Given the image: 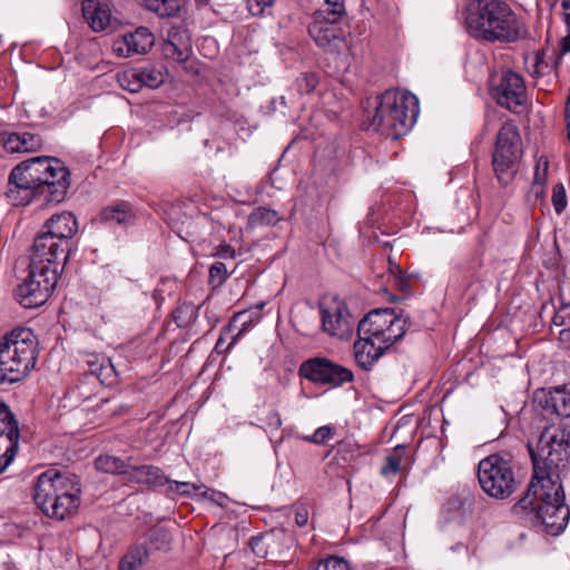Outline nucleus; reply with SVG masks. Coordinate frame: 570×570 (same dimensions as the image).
Masks as SVG:
<instances>
[{"mask_svg": "<svg viewBox=\"0 0 570 570\" xmlns=\"http://www.w3.org/2000/svg\"><path fill=\"white\" fill-rule=\"evenodd\" d=\"M532 475L511 514L532 527H543L551 535L567 527L570 509L560 474L570 464V429L544 426L535 443L528 442Z\"/></svg>", "mask_w": 570, "mask_h": 570, "instance_id": "nucleus-1", "label": "nucleus"}, {"mask_svg": "<svg viewBox=\"0 0 570 570\" xmlns=\"http://www.w3.org/2000/svg\"><path fill=\"white\" fill-rule=\"evenodd\" d=\"M125 482L158 488L169 482L164 471L155 465H129Z\"/></svg>", "mask_w": 570, "mask_h": 570, "instance_id": "nucleus-25", "label": "nucleus"}, {"mask_svg": "<svg viewBox=\"0 0 570 570\" xmlns=\"http://www.w3.org/2000/svg\"><path fill=\"white\" fill-rule=\"evenodd\" d=\"M406 453L404 445H396L393 452L386 456L385 465L381 469L382 475L396 474L401 470V462Z\"/></svg>", "mask_w": 570, "mask_h": 570, "instance_id": "nucleus-39", "label": "nucleus"}, {"mask_svg": "<svg viewBox=\"0 0 570 570\" xmlns=\"http://www.w3.org/2000/svg\"><path fill=\"white\" fill-rule=\"evenodd\" d=\"M129 465L127 461L109 454L99 455L95 460V466L98 471L121 475L124 481L126 480Z\"/></svg>", "mask_w": 570, "mask_h": 570, "instance_id": "nucleus-31", "label": "nucleus"}, {"mask_svg": "<svg viewBox=\"0 0 570 570\" xmlns=\"http://www.w3.org/2000/svg\"><path fill=\"white\" fill-rule=\"evenodd\" d=\"M564 22L567 26V36L561 40L559 58L570 52V12L566 14Z\"/></svg>", "mask_w": 570, "mask_h": 570, "instance_id": "nucleus-50", "label": "nucleus"}, {"mask_svg": "<svg viewBox=\"0 0 570 570\" xmlns=\"http://www.w3.org/2000/svg\"><path fill=\"white\" fill-rule=\"evenodd\" d=\"M466 32L488 43H515L529 38L523 19L504 0H470L465 8Z\"/></svg>", "mask_w": 570, "mask_h": 570, "instance_id": "nucleus-2", "label": "nucleus"}, {"mask_svg": "<svg viewBox=\"0 0 570 570\" xmlns=\"http://www.w3.org/2000/svg\"><path fill=\"white\" fill-rule=\"evenodd\" d=\"M548 426H560V428H566L567 430H570V421L569 422L551 423Z\"/></svg>", "mask_w": 570, "mask_h": 570, "instance_id": "nucleus-60", "label": "nucleus"}, {"mask_svg": "<svg viewBox=\"0 0 570 570\" xmlns=\"http://www.w3.org/2000/svg\"><path fill=\"white\" fill-rule=\"evenodd\" d=\"M320 82V77L316 72L306 71L302 72L295 80V88L299 95H308L315 90Z\"/></svg>", "mask_w": 570, "mask_h": 570, "instance_id": "nucleus-40", "label": "nucleus"}, {"mask_svg": "<svg viewBox=\"0 0 570 570\" xmlns=\"http://www.w3.org/2000/svg\"><path fill=\"white\" fill-rule=\"evenodd\" d=\"M81 11L85 21L95 32L107 31L117 22V19L111 14L109 6L101 3L99 0H82Z\"/></svg>", "mask_w": 570, "mask_h": 570, "instance_id": "nucleus-20", "label": "nucleus"}, {"mask_svg": "<svg viewBox=\"0 0 570 570\" xmlns=\"http://www.w3.org/2000/svg\"><path fill=\"white\" fill-rule=\"evenodd\" d=\"M522 157V140L518 127L512 121L499 129L492 150V167L498 181L507 186L518 171Z\"/></svg>", "mask_w": 570, "mask_h": 570, "instance_id": "nucleus-7", "label": "nucleus"}, {"mask_svg": "<svg viewBox=\"0 0 570 570\" xmlns=\"http://www.w3.org/2000/svg\"><path fill=\"white\" fill-rule=\"evenodd\" d=\"M323 331L341 340L348 338L353 333L354 320L344 304L333 307H321Z\"/></svg>", "mask_w": 570, "mask_h": 570, "instance_id": "nucleus-14", "label": "nucleus"}, {"mask_svg": "<svg viewBox=\"0 0 570 570\" xmlns=\"http://www.w3.org/2000/svg\"><path fill=\"white\" fill-rule=\"evenodd\" d=\"M547 174H548V163L546 161L542 170L540 169V165L537 166L532 183H543V185H546Z\"/></svg>", "mask_w": 570, "mask_h": 570, "instance_id": "nucleus-52", "label": "nucleus"}, {"mask_svg": "<svg viewBox=\"0 0 570 570\" xmlns=\"http://www.w3.org/2000/svg\"><path fill=\"white\" fill-rule=\"evenodd\" d=\"M71 247L67 246L62 240L40 232L33 239L30 263L35 264L36 268L37 265L42 266L55 269L60 275L69 259Z\"/></svg>", "mask_w": 570, "mask_h": 570, "instance_id": "nucleus-11", "label": "nucleus"}, {"mask_svg": "<svg viewBox=\"0 0 570 570\" xmlns=\"http://www.w3.org/2000/svg\"><path fill=\"white\" fill-rule=\"evenodd\" d=\"M490 95L498 106L513 114H521L528 96L523 77L511 70L502 69L491 75L489 80Z\"/></svg>", "mask_w": 570, "mask_h": 570, "instance_id": "nucleus-8", "label": "nucleus"}, {"mask_svg": "<svg viewBox=\"0 0 570 570\" xmlns=\"http://www.w3.org/2000/svg\"><path fill=\"white\" fill-rule=\"evenodd\" d=\"M541 407L546 411L557 414L558 416L570 417V389L567 386L554 389L553 391H542L535 394Z\"/></svg>", "mask_w": 570, "mask_h": 570, "instance_id": "nucleus-24", "label": "nucleus"}, {"mask_svg": "<svg viewBox=\"0 0 570 570\" xmlns=\"http://www.w3.org/2000/svg\"><path fill=\"white\" fill-rule=\"evenodd\" d=\"M544 193H546V185H543V183H532V185L530 187V191H529L530 196H533L535 199H538L541 196H543Z\"/></svg>", "mask_w": 570, "mask_h": 570, "instance_id": "nucleus-55", "label": "nucleus"}, {"mask_svg": "<svg viewBox=\"0 0 570 570\" xmlns=\"http://www.w3.org/2000/svg\"><path fill=\"white\" fill-rule=\"evenodd\" d=\"M59 275L55 269L29 265L28 277L14 291L17 301L24 308H36L43 305L56 288Z\"/></svg>", "mask_w": 570, "mask_h": 570, "instance_id": "nucleus-9", "label": "nucleus"}, {"mask_svg": "<svg viewBox=\"0 0 570 570\" xmlns=\"http://www.w3.org/2000/svg\"><path fill=\"white\" fill-rule=\"evenodd\" d=\"M478 481L483 492L495 500L509 499L522 484L518 462L508 451L482 459L478 464Z\"/></svg>", "mask_w": 570, "mask_h": 570, "instance_id": "nucleus-6", "label": "nucleus"}, {"mask_svg": "<svg viewBox=\"0 0 570 570\" xmlns=\"http://www.w3.org/2000/svg\"><path fill=\"white\" fill-rule=\"evenodd\" d=\"M265 534L258 533L253 535L248 541V547L252 552L258 558H265L268 553L267 546L265 544Z\"/></svg>", "mask_w": 570, "mask_h": 570, "instance_id": "nucleus-46", "label": "nucleus"}, {"mask_svg": "<svg viewBox=\"0 0 570 570\" xmlns=\"http://www.w3.org/2000/svg\"><path fill=\"white\" fill-rule=\"evenodd\" d=\"M19 438L20 430L16 417L4 422L0 428V473L13 461L18 452Z\"/></svg>", "mask_w": 570, "mask_h": 570, "instance_id": "nucleus-22", "label": "nucleus"}, {"mask_svg": "<svg viewBox=\"0 0 570 570\" xmlns=\"http://www.w3.org/2000/svg\"><path fill=\"white\" fill-rule=\"evenodd\" d=\"M39 355V341L29 327H16L0 337V384L29 375Z\"/></svg>", "mask_w": 570, "mask_h": 570, "instance_id": "nucleus-5", "label": "nucleus"}, {"mask_svg": "<svg viewBox=\"0 0 570 570\" xmlns=\"http://www.w3.org/2000/svg\"><path fill=\"white\" fill-rule=\"evenodd\" d=\"M395 268L399 272V274L394 276L395 286L400 291L406 292L409 289V282L403 275H401V269L399 268V266H395Z\"/></svg>", "mask_w": 570, "mask_h": 570, "instance_id": "nucleus-54", "label": "nucleus"}, {"mask_svg": "<svg viewBox=\"0 0 570 570\" xmlns=\"http://www.w3.org/2000/svg\"><path fill=\"white\" fill-rule=\"evenodd\" d=\"M456 503L461 504V500L459 498H452L449 500V505L454 507Z\"/></svg>", "mask_w": 570, "mask_h": 570, "instance_id": "nucleus-62", "label": "nucleus"}, {"mask_svg": "<svg viewBox=\"0 0 570 570\" xmlns=\"http://www.w3.org/2000/svg\"><path fill=\"white\" fill-rule=\"evenodd\" d=\"M395 311L393 308H377L367 313L357 325V335H373L379 342L389 326L393 325Z\"/></svg>", "mask_w": 570, "mask_h": 570, "instance_id": "nucleus-21", "label": "nucleus"}, {"mask_svg": "<svg viewBox=\"0 0 570 570\" xmlns=\"http://www.w3.org/2000/svg\"><path fill=\"white\" fill-rule=\"evenodd\" d=\"M308 521V514L305 509H299L295 513V522L298 527H304L307 524Z\"/></svg>", "mask_w": 570, "mask_h": 570, "instance_id": "nucleus-56", "label": "nucleus"}, {"mask_svg": "<svg viewBox=\"0 0 570 570\" xmlns=\"http://www.w3.org/2000/svg\"><path fill=\"white\" fill-rule=\"evenodd\" d=\"M570 325V303L561 304V306L556 311L552 317V326H564L568 327Z\"/></svg>", "mask_w": 570, "mask_h": 570, "instance_id": "nucleus-47", "label": "nucleus"}, {"mask_svg": "<svg viewBox=\"0 0 570 570\" xmlns=\"http://www.w3.org/2000/svg\"><path fill=\"white\" fill-rule=\"evenodd\" d=\"M298 376L331 389H337L354 381L352 370L321 356L303 361L298 367Z\"/></svg>", "mask_w": 570, "mask_h": 570, "instance_id": "nucleus-10", "label": "nucleus"}, {"mask_svg": "<svg viewBox=\"0 0 570 570\" xmlns=\"http://www.w3.org/2000/svg\"><path fill=\"white\" fill-rule=\"evenodd\" d=\"M98 220L108 226L128 227L135 224L136 213L134 206L127 200H116L104 207Z\"/></svg>", "mask_w": 570, "mask_h": 570, "instance_id": "nucleus-23", "label": "nucleus"}, {"mask_svg": "<svg viewBox=\"0 0 570 570\" xmlns=\"http://www.w3.org/2000/svg\"><path fill=\"white\" fill-rule=\"evenodd\" d=\"M30 171L32 178L36 180L39 187L43 186V183L48 181L50 171L55 170L52 167V157L38 156L28 160L22 161ZM42 190V188H40Z\"/></svg>", "mask_w": 570, "mask_h": 570, "instance_id": "nucleus-28", "label": "nucleus"}, {"mask_svg": "<svg viewBox=\"0 0 570 570\" xmlns=\"http://www.w3.org/2000/svg\"><path fill=\"white\" fill-rule=\"evenodd\" d=\"M155 43V37L146 27H139L116 39L112 45L114 52L119 57L147 53Z\"/></svg>", "mask_w": 570, "mask_h": 570, "instance_id": "nucleus-15", "label": "nucleus"}, {"mask_svg": "<svg viewBox=\"0 0 570 570\" xmlns=\"http://www.w3.org/2000/svg\"><path fill=\"white\" fill-rule=\"evenodd\" d=\"M161 52L166 59L185 62L189 59L193 48L188 30L184 27H171L167 39L161 45Z\"/></svg>", "mask_w": 570, "mask_h": 570, "instance_id": "nucleus-17", "label": "nucleus"}, {"mask_svg": "<svg viewBox=\"0 0 570 570\" xmlns=\"http://www.w3.org/2000/svg\"><path fill=\"white\" fill-rule=\"evenodd\" d=\"M542 65H543V62L537 56V63H535V72L537 73H543Z\"/></svg>", "mask_w": 570, "mask_h": 570, "instance_id": "nucleus-61", "label": "nucleus"}, {"mask_svg": "<svg viewBox=\"0 0 570 570\" xmlns=\"http://www.w3.org/2000/svg\"><path fill=\"white\" fill-rule=\"evenodd\" d=\"M279 220L277 213L267 207H257L248 216L247 225L250 228L272 226Z\"/></svg>", "mask_w": 570, "mask_h": 570, "instance_id": "nucleus-35", "label": "nucleus"}, {"mask_svg": "<svg viewBox=\"0 0 570 570\" xmlns=\"http://www.w3.org/2000/svg\"><path fill=\"white\" fill-rule=\"evenodd\" d=\"M1 141L4 149L11 154L32 153L42 146L41 137L29 131L3 132Z\"/></svg>", "mask_w": 570, "mask_h": 570, "instance_id": "nucleus-26", "label": "nucleus"}, {"mask_svg": "<svg viewBox=\"0 0 570 570\" xmlns=\"http://www.w3.org/2000/svg\"><path fill=\"white\" fill-rule=\"evenodd\" d=\"M185 6V0H145V8L160 18L177 16Z\"/></svg>", "mask_w": 570, "mask_h": 570, "instance_id": "nucleus-32", "label": "nucleus"}, {"mask_svg": "<svg viewBox=\"0 0 570 570\" xmlns=\"http://www.w3.org/2000/svg\"><path fill=\"white\" fill-rule=\"evenodd\" d=\"M354 342L353 353L356 364L364 371H370L380 357L389 350V345L375 343L373 335H357Z\"/></svg>", "mask_w": 570, "mask_h": 570, "instance_id": "nucleus-18", "label": "nucleus"}, {"mask_svg": "<svg viewBox=\"0 0 570 570\" xmlns=\"http://www.w3.org/2000/svg\"><path fill=\"white\" fill-rule=\"evenodd\" d=\"M14 414L11 412L10 407L0 400V423L1 425L4 424V422L12 420Z\"/></svg>", "mask_w": 570, "mask_h": 570, "instance_id": "nucleus-51", "label": "nucleus"}, {"mask_svg": "<svg viewBox=\"0 0 570 570\" xmlns=\"http://www.w3.org/2000/svg\"><path fill=\"white\" fill-rule=\"evenodd\" d=\"M200 305L191 302H178L171 311V318L179 328H188L195 324L198 318Z\"/></svg>", "mask_w": 570, "mask_h": 570, "instance_id": "nucleus-29", "label": "nucleus"}, {"mask_svg": "<svg viewBox=\"0 0 570 570\" xmlns=\"http://www.w3.org/2000/svg\"><path fill=\"white\" fill-rule=\"evenodd\" d=\"M561 8L563 10V18H566V14L570 12V0H562Z\"/></svg>", "mask_w": 570, "mask_h": 570, "instance_id": "nucleus-59", "label": "nucleus"}, {"mask_svg": "<svg viewBox=\"0 0 570 570\" xmlns=\"http://www.w3.org/2000/svg\"><path fill=\"white\" fill-rule=\"evenodd\" d=\"M409 325V320L403 317L402 314H395V320L393 321V325L389 326L385 334L380 337L379 343H383L385 345H393L399 342L406 332Z\"/></svg>", "mask_w": 570, "mask_h": 570, "instance_id": "nucleus-34", "label": "nucleus"}, {"mask_svg": "<svg viewBox=\"0 0 570 570\" xmlns=\"http://www.w3.org/2000/svg\"><path fill=\"white\" fill-rule=\"evenodd\" d=\"M559 342L563 348L570 351V325L559 332Z\"/></svg>", "mask_w": 570, "mask_h": 570, "instance_id": "nucleus-53", "label": "nucleus"}, {"mask_svg": "<svg viewBox=\"0 0 570 570\" xmlns=\"http://www.w3.org/2000/svg\"><path fill=\"white\" fill-rule=\"evenodd\" d=\"M72 248V238L78 232V222L70 212L52 215L43 225L42 230Z\"/></svg>", "mask_w": 570, "mask_h": 570, "instance_id": "nucleus-19", "label": "nucleus"}, {"mask_svg": "<svg viewBox=\"0 0 570 570\" xmlns=\"http://www.w3.org/2000/svg\"><path fill=\"white\" fill-rule=\"evenodd\" d=\"M147 538L157 550L168 549L173 540L170 531L161 525L153 527L148 531Z\"/></svg>", "mask_w": 570, "mask_h": 570, "instance_id": "nucleus-37", "label": "nucleus"}, {"mask_svg": "<svg viewBox=\"0 0 570 570\" xmlns=\"http://www.w3.org/2000/svg\"><path fill=\"white\" fill-rule=\"evenodd\" d=\"M198 6H206L208 4L209 0H195Z\"/></svg>", "mask_w": 570, "mask_h": 570, "instance_id": "nucleus-63", "label": "nucleus"}, {"mask_svg": "<svg viewBox=\"0 0 570 570\" xmlns=\"http://www.w3.org/2000/svg\"><path fill=\"white\" fill-rule=\"evenodd\" d=\"M80 493L81 484L77 474L48 469L37 479L33 501L48 518L62 521L77 513Z\"/></svg>", "mask_w": 570, "mask_h": 570, "instance_id": "nucleus-3", "label": "nucleus"}, {"mask_svg": "<svg viewBox=\"0 0 570 570\" xmlns=\"http://www.w3.org/2000/svg\"><path fill=\"white\" fill-rule=\"evenodd\" d=\"M168 484V491L171 493H178L184 497L191 495L193 492H196L200 494L204 498H207L209 488H207L204 484H197L191 482H181V481H174L169 479Z\"/></svg>", "mask_w": 570, "mask_h": 570, "instance_id": "nucleus-36", "label": "nucleus"}, {"mask_svg": "<svg viewBox=\"0 0 570 570\" xmlns=\"http://www.w3.org/2000/svg\"><path fill=\"white\" fill-rule=\"evenodd\" d=\"M129 76L134 78L135 85V87H126V90L130 92H138L142 86L157 88L165 81V75L161 69L153 66L125 73L122 79L126 80Z\"/></svg>", "mask_w": 570, "mask_h": 570, "instance_id": "nucleus-27", "label": "nucleus"}, {"mask_svg": "<svg viewBox=\"0 0 570 570\" xmlns=\"http://www.w3.org/2000/svg\"><path fill=\"white\" fill-rule=\"evenodd\" d=\"M326 17H332V20H344L346 18V9L344 0H325V8L317 10Z\"/></svg>", "mask_w": 570, "mask_h": 570, "instance_id": "nucleus-41", "label": "nucleus"}, {"mask_svg": "<svg viewBox=\"0 0 570 570\" xmlns=\"http://www.w3.org/2000/svg\"><path fill=\"white\" fill-rule=\"evenodd\" d=\"M149 557L145 544L132 547L120 560L119 570H137Z\"/></svg>", "mask_w": 570, "mask_h": 570, "instance_id": "nucleus-33", "label": "nucleus"}, {"mask_svg": "<svg viewBox=\"0 0 570 570\" xmlns=\"http://www.w3.org/2000/svg\"><path fill=\"white\" fill-rule=\"evenodd\" d=\"M213 256L224 259L235 258L236 250L229 244L223 243L215 248V253L213 254Z\"/></svg>", "mask_w": 570, "mask_h": 570, "instance_id": "nucleus-49", "label": "nucleus"}, {"mask_svg": "<svg viewBox=\"0 0 570 570\" xmlns=\"http://www.w3.org/2000/svg\"><path fill=\"white\" fill-rule=\"evenodd\" d=\"M552 205L557 214H561L567 207V195L564 186L559 183L552 188Z\"/></svg>", "mask_w": 570, "mask_h": 570, "instance_id": "nucleus-44", "label": "nucleus"}, {"mask_svg": "<svg viewBox=\"0 0 570 570\" xmlns=\"http://www.w3.org/2000/svg\"><path fill=\"white\" fill-rule=\"evenodd\" d=\"M342 21L332 20V17L315 12L313 21L308 26V35L325 51H337L345 39V30L341 26Z\"/></svg>", "mask_w": 570, "mask_h": 570, "instance_id": "nucleus-12", "label": "nucleus"}, {"mask_svg": "<svg viewBox=\"0 0 570 570\" xmlns=\"http://www.w3.org/2000/svg\"><path fill=\"white\" fill-rule=\"evenodd\" d=\"M207 498H209L212 501L218 503L219 505H223V500L226 499V494H224L219 491L209 489Z\"/></svg>", "mask_w": 570, "mask_h": 570, "instance_id": "nucleus-57", "label": "nucleus"}, {"mask_svg": "<svg viewBox=\"0 0 570 570\" xmlns=\"http://www.w3.org/2000/svg\"><path fill=\"white\" fill-rule=\"evenodd\" d=\"M209 284L213 287L222 286L228 278L227 267L223 262H215L209 267Z\"/></svg>", "mask_w": 570, "mask_h": 570, "instance_id": "nucleus-42", "label": "nucleus"}, {"mask_svg": "<svg viewBox=\"0 0 570 570\" xmlns=\"http://www.w3.org/2000/svg\"><path fill=\"white\" fill-rule=\"evenodd\" d=\"M51 165L55 170L50 171L48 181L43 183L42 195L46 203L59 204L65 199L70 186V171L58 158L52 157Z\"/></svg>", "mask_w": 570, "mask_h": 570, "instance_id": "nucleus-16", "label": "nucleus"}, {"mask_svg": "<svg viewBox=\"0 0 570 570\" xmlns=\"http://www.w3.org/2000/svg\"><path fill=\"white\" fill-rule=\"evenodd\" d=\"M121 86L126 89V86L121 82ZM127 87H135L134 85V80L132 81H129Z\"/></svg>", "mask_w": 570, "mask_h": 570, "instance_id": "nucleus-64", "label": "nucleus"}, {"mask_svg": "<svg viewBox=\"0 0 570 570\" xmlns=\"http://www.w3.org/2000/svg\"><path fill=\"white\" fill-rule=\"evenodd\" d=\"M334 429L330 425L318 428L312 435L306 436L305 440L315 444H325L333 438Z\"/></svg>", "mask_w": 570, "mask_h": 570, "instance_id": "nucleus-45", "label": "nucleus"}, {"mask_svg": "<svg viewBox=\"0 0 570 570\" xmlns=\"http://www.w3.org/2000/svg\"><path fill=\"white\" fill-rule=\"evenodd\" d=\"M245 315H246V312H240V313L235 314L233 316V318L230 320V322L228 323V325L223 328V331L216 342V345H215V351L218 354L228 352L236 344V342L247 332L248 322H244L242 328L238 330V332L232 336V341L225 346V341H226L225 334L233 333L235 330V323L237 322V320Z\"/></svg>", "mask_w": 570, "mask_h": 570, "instance_id": "nucleus-30", "label": "nucleus"}, {"mask_svg": "<svg viewBox=\"0 0 570 570\" xmlns=\"http://www.w3.org/2000/svg\"><path fill=\"white\" fill-rule=\"evenodd\" d=\"M375 112L368 114L370 127L397 139L406 135L419 116V100L410 92L386 90L376 97Z\"/></svg>", "mask_w": 570, "mask_h": 570, "instance_id": "nucleus-4", "label": "nucleus"}, {"mask_svg": "<svg viewBox=\"0 0 570 570\" xmlns=\"http://www.w3.org/2000/svg\"><path fill=\"white\" fill-rule=\"evenodd\" d=\"M110 372H112L111 365H95V367H91L89 372L83 374L81 379V385H79L78 389H82L83 384H89L94 386L104 384L105 380L107 379Z\"/></svg>", "mask_w": 570, "mask_h": 570, "instance_id": "nucleus-38", "label": "nucleus"}, {"mask_svg": "<svg viewBox=\"0 0 570 570\" xmlns=\"http://www.w3.org/2000/svg\"><path fill=\"white\" fill-rule=\"evenodd\" d=\"M273 2L274 0H247V8L253 16H261L266 8L272 7Z\"/></svg>", "mask_w": 570, "mask_h": 570, "instance_id": "nucleus-48", "label": "nucleus"}, {"mask_svg": "<svg viewBox=\"0 0 570 570\" xmlns=\"http://www.w3.org/2000/svg\"><path fill=\"white\" fill-rule=\"evenodd\" d=\"M267 419H268L269 426L278 429L282 425V419H281L279 413H277V412L269 413Z\"/></svg>", "mask_w": 570, "mask_h": 570, "instance_id": "nucleus-58", "label": "nucleus"}, {"mask_svg": "<svg viewBox=\"0 0 570 570\" xmlns=\"http://www.w3.org/2000/svg\"><path fill=\"white\" fill-rule=\"evenodd\" d=\"M6 195L12 205L24 206L41 196L42 190L24 164L20 163L10 173Z\"/></svg>", "mask_w": 570, "mask_h": 570, "instance_id": "nucleus-13", "label": "nucleus"}, {"mask_svg": "<svg viewBox=\"0 0 570 570\" xmlns=\"http://www.w3.org/2000/svg\"><path fill=\"white\" fill-rule=\"evenodd\" d=\"M315 570H352L347 560L341 557H328L321 561Z\"/></svg>", "mask_w": 570, "mask_h": 570, "instance_id": "nucleus-43", "label": "nucleus"}]
</instances>
